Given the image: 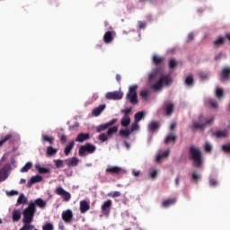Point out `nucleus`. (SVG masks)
Returning a JSON list of instances; mask_svg holds the SVG:
<instances>
[{
  "mask_svg": "<svg viewBox=\"0 0 230 230\" xmlns=\"http://www.w3.org/2000/svg\"><path fill=\"white\" fill-rule=\"evenodd\" d=\"M157 77H159V79L150 86L153 93H161L164 87H171L172 84H173L172 73L164 75V68L161 66H156L153 69L152 73L149 74V80Z\"/></svg>",
  "mask_w": 230,
  "mask_h": 230,
  "instance_id": "1",
  "label": "nucleus"
},
{
  "mask_svg": "<svg viewBox=\"0 0 230 230\" xmlns=\"http://www.w3.org/2000/svg\"><path fill=\"white\" fill-rule=\"evenodd\" d=\"M37 211V208H35V204H33V201L29 203V206L23 210V226L20 230H33L35 229V226L31 225V222H33V217H35V212Z\"/></svg>",
  "mask_w": 230,
  "mask_h": 230,
  "instance_id": "2",
  "label": "nucleus"
},
{
  "mask_svg": "<svg viewBox=\"0 0 230 230\" xmlns=\"http://www.w3.org/2000/svg\"><path fill=\"white\" fill-rule=\"evenodd\" d=\"M192 130H204V128H208V127H211L213 123H215V117H210L207 119L203 115H199L198 119L192 121Z\"/></svg>",
  "mask_w": 230,
  "mask_h": 230,
  "instance_id": "3",
  "label": "nucleus"
},
{
  "mask_svg": "<svg viewBox=\"0 0 230 230\" xmlns=\"http://www.w3.org/2000/svg\"><path fill=\"white\" fill-rule=\"evenodd\" d=\"M190 157L192 159L193 164L196 168H202L204 158L202 157V152L199 147L195 146L190 147Z\"/></svg>",
  "mask_w": 230,
  "mask_h": 230,
  "instance_id": "4",
  "label": "nucleus"
},
{
  "mask_svg": "<svg viewBox=\"0 0 230 230\" xmlns=\"http://www.w3.org/2000/svg\"><path fill=\"white\" fill-rule=\"evenodd\" d=\"M127 98L133 105L137 103V85H132L129 87Z\"/></svg>",
  "mask_w": 230,
  "mask_h": 230,
  "instance_id": "5",
  "label": "nucleus"
},
{
  "mask_svg": "<svg viewBox=\"0 0 230 230\" xmlns=\"http://www.w3.org/2000/svg\"><path fill=\"white\" fill-rule=\"evenodd\" d=\"M87 152L88 154H94L96 152V146L92 144H85L79 148V155H84Z\"/></svg>",
  "mask_w": 230,
  "mask_h": 230,
  "instance_id": "6",
  "label": "nucleus"
},
{
  "mask_svg": "<svg viewBox=\"0 0 230 230\" xmlns=\"http://www.w3.org/2000/svg\"><path fill=\"white\" fill-rule=\"evenodd\" d=\"M106 100H122L123 98V92L121 91H114V92H108L105 94Z\"/></svg>",
  "mask_w": 230,
  "mask_h": 230,
  "instance_id": "7",
  "label": "nucleus"
},
{
  "mask_svg": "<svg viewBox=\"0 0 230 230\" xmlns=\"http://www.w3.org/2000/svg\"><path fill=\"white\" fill-rule=\"evenodd\" d=\"M56 193L62 197L65 202H69V200H71V193L66 191L62 187H58L56 189Z\"/></svg>",
  "mask_w": 230,
  "mask_h": 230,
  "instance_id": "8",
  "label": "nucleus"
},
{
  "mask_svg": "<svg viewBox=\"0 0 230 230\" xmlns=\"http://www.w3.org/2000/svg\"><path fill=\"white\" fill-rule=\"evenodd\" d=\"M61 218L66 224H71L73 222V211L71 209H67L62 212Z\"/></svg>",
  "mask_w": 230,
  "mask_h": 230,
  "instance_id": "9",
  "label": "nucleus"
},
{
  "mask_svg": "<svg viewBox=\"0 0 230 230\" xmlns=\"http://www.w3.org/2000/svg\"><path fill=\"white\" fill-rule=\"evenodd\" d=\"M115 123H118V119H113L109 122L101 124L100 126L97 127V132H103V130H107V128L112 127V125H115Z\"/></svg>",
  "mask_w": 230,
  "mask_h": 230,
  "instance_id": "10",
  "label": "nucleus"
},
{
  "mask_svg": "<svg viewBox=\"0 0 230 230\" xmlns=\"http://www.w3.org/2000/svg\"><path fill=\"white\" fill-rule=\"evenodd\" d=\"M175 109V105L172 102H165L164 104V110L166 116H172L173 114V110Z\"/></svg>",
  "mask_w": 230,
  "mask_h": 230,
  "instance_id": "11",
  "label": "nucleus"
},
{
  "mask_svg": "<svg viewBox=\"0 0 230 230\" xmlns=\"http://www.w3.org/2000/svg\"><path fill=\"white\" fill-rule=\"evenodd\" d=\"M190 175L192 182H194L195 184H198L199 181H202V174L197 170L192 171Z\"/></svg>",
  "mask_w": 230,
  "mask_h": 230,
  "instance_id": "12",
  "label": "nucleus"
},
{
  "mask_svg": "<svg viewBox=\"0 0 230 230\" xmlns=\"http://www.w3.org/2000/svg\"><path fill=\"white\" fill-rule=\"evenodd\" d=\"M123 172L121 167L110 165L106 168V173H111V175H119Z\"/></svg>",
  "mask_w": 230,
  "mask_h": 230,
  "instance_id": "13",
  "label": "nucleus"
},
{
  "mask_svg": "<svg viewBox=\"0 0 230 230\" xmlns=\"http://www.w3.org/2000/svg\"><path fill=\"white\" fill-rule=\"evenodd\" d=\"M111 208H112V200L108 199L104 201L102 206V212L103 215H109V213H111Z\"/></svg>",
  "mask_w": 230,
  "mask_h": 230,
  "instance_id": "14",
  "label": "nucleus"
},
{
  "mask_svg": "<svg viewBox=\"0 0 230 230\" xmlns=\"http://www.w3.org/2000/svg\"><path fill=\"white\" fill-rule=\"evenodd\" d=\"M168 155H170V149L165 151H158L155 158L156 163H161L163 159H165V157H168Z\"/></svg>",
  "mask_w": 230,
  "mask_h": 230,
  "instance_id": "15",
  "label": "nucleus"
},
{
  "mask_svg": "<svg viewBox=\"0 0 230 230\" xmlns=\"http://www.w3.org/2000/svg\"><path fill=\"white\" fill-rule=\"evenodd\" d=\"M157 175H159V169L151 168L148 170L147 179H151V181H155V179H157Z\"/></svg>",
  "mask_w": 230,
  "mask_h": 230,
  "instance_id": "16",
  "label": "nucleus"
},
{
  "mask_svg": "<svg viewBox=\"0 0 230 230\" xmlns=\"http://www.w3.org/2000/svg\"><path fill=\"white\" fill-rule=\"evenodd\" d=\"M91 209V205H89V202L87 200H82L80 201V211L81 213H87Z\"/></svg>",
  "mask_w": 230,
  "mask_h": 230,
  "instance_id": "17",
  "label": "nucleus"
},
{
  "mask_svg": "<svg viewBox=\"0 0 230 230\" xmlns=\"http://www.w3.org/2000/svg\"><path fill=\"white\" fill-rule=\"evenodd\" d=\"M106 107H107V105L101 104L97 108L93 110L92 114L95 117H98V116H100V114H102V111H105Z\"/></svg>",
  "mask_w": 230,
  "mask_h": 230,
  "instance_id": "18",
  "label": "nucleus"
},
{
  "mask_svg": "<svg viewBox=\"0 0 230 230\" xmlns=\"http://www.w3.org/2000/svg\"><path fill=\"white\" fill-rule=\"evenodd\" d=\"M185 85L187 87H193L195 85V78L193 77L192 74H190L184 80Z\"/></svg>",
  "mask_w": 230,
  "mask_h": 230,
  "instance_id": "19",
  "label": "nucleus"
},
{
  "mask_svg": "<svg viewBox=\"0 0 230 230\" xmlns=\"http://www.w3.org/2000/svg\"><path fill=\"white\" fill-rule=\"evenodd\" d=\"M174 204H177V199L172 198L164 200L162 206L163 208H172Z\"/></svg>",
  "mask_w": 230,
  "mask_h": 230,
  "instance_id": "20",
  "label": "nucleus"
},
{
  "mask_svg": "<svg viewBox=\"0 0 230 230\" xmlns=\"http://www.w3.org/2000/svg\"><path fill=\"white\" fill-rule=\"evenodd\" d=\"M112 40H114V36H112V31H106L103 36V41L105 42V44H111Z\"/></svg>",
  "mask_w": 230,
  "mask_h": 230,
  "instance_id": "21",
  "label": "nucleus"
},
{
  "mask_svg": "<svg viewBox=\"0 0 230 230\" xmlns=\"http://www.w3.org/2000/svg\"><path fill=\"white\" fill-rule=\"evenodd\" d=\"M58 152V149L49 146L47 147L46 155L47 157H53V155H57Z\"/></svg>",
  "mask_w": 230,
  "mask_h": 230,
  "instance_id": "22",
  "label": "nucleus"
},
{
  "mask_svg": "<svg viewBox=\"0 0 230 230\" xmlns=\"http://www.w3.org/2000/svg\"><path fill=\"white\" fill-rule=\"evenodd\" d=\"M221 78L222 80H229L230 78V66H226L223 68L221 73Z\"/></svg>",
  "mask_w": 230,
  "mask_h": 230,
  "instance_id": "23",
  "label": "nucleus"
},
{
  "mask_svg": "<svg viewBox=\"0 0 230 230\" xmlns=\"http://www.w3.org/2000/svg\"><path fill=\"white\" fill-rule=\"evenodd\" d=\"M89 133H80L76 138L75 141H77L78 143H84V141H87V139H89Z\"/></svg>",
  "mask_w": 230,
  "mask_h": 230,
  "instance_id": "24",
  "label": "nucleus"
},
{
  "mask_svg": "<svg viewBox=\"0 0 230 230\" xmlns=\"http://www.w3.org/2000/svg\"><path fill=\"white\" fill-rule=\"evenodd\" d=\"M67 166H78V163H80V160L76 157H72L70 159L66 160Z\"/></svg>",
  "mask_w": 230,
  "mask_h": 230,
  "instance_id": "25",
  "label": "nucleus"
},
{
  "mask_svg": "<svg viewBox=\"0 0 230 230\" xmlns=\"http://www.w3.org/2000/svg\"><path fill=\"white\" fill-rule=\"evenodd\" d=\"M32 204H34V208L35 206H38V208H40L41 209L46 208V201L42 200L40 198L35 199Z\"/></svg>",
  "mask_w": 230,
  "mask_h": 230,
  "instance_id": "26",
  "label": "nucleus"
},
{
  "mask_svg": "<svg viewBox=\"0 0 230 230\" xmlns=\"http://www.w3.org/2000/svg\"><path fill=\"white\" fill-rule=\"evenodd\" d=\"M41 181H42V176H40V175L32 176L31 178L30 181L28 182V185L31 186V184L40 182Z\"/></svg>",
  "mask_w": 230,
  "mask_h": 230,
  "instance_id": "27",
  "label": "nucleus"
},
{
  "mask_svg": "<svg viewBox=\"0 0 230 230\" xmlns=\"http://www.w3.org/2000/svg\"><path fill=\"white\" fill-rule=\"evenodd\" d=\"M177 139V137L173 135V133H170L164 139L165 145H168V143H175V140Z\"/></svg>",
  "mask_w": 230,
  "mask_h": 230,
  "instance_id": "28",
  "label": "nucleus"
},
{
  "mask_svg": "<svg viewBox=\"0 0 230 230\" xmlns=\"http://www.w3.org/2000/svg\"><path fill=\"white\" fill-rule=\"evenodd\" d=\"M148 130L149 132H155L159 130V122H151L148 125Z\"/></svg>",
  "mask_w": 230,
  "mask_h": 230,
  "instance_id": "29",
  "label": "nucleus"
},
{
  "mask_svg": "<svg viewBox=\"0 0 230 230\" xmlns=\"http://www.w3.org/2000/svg\"><path fill=\"white\" fill-rule=\"evenodd\" d=\"M12 139H13V135L12 134H7L4 137L2 140H0V146H3L4 143L7 141H10L12 143Z\"/></svg>",
  "mask_w": 230,
  "mask_h": 230,
  "instance_id": "30",
  "label": "nucleus"
},
{
  "mask_svg": "<svg viewBox=\"0 0 230 230\" xmlns=\"http://www.w3.org/2000/svg\"><path fill=\"white\" fill-rule=\"evenodd\" d=\"M73 148H75V141L70 142L65 148V155H69V154H71V150H73Z\"/></svg>",
  "mask_w": 230,
  "mask_h": 230,
  "instance_id": "31",
  "label": "nucleus"
},
{
  "mask_svg": "<svg viewBox=\"0 0 230 230\" xmlns=\"http://www.w3.org/2000/svg\"><path fill=\"white\" fill-rule=\"evenodd\" d=\"M21 204H28V199L24 196V194H20L16 206H21Z\"/></svg>",
  "mask_w": 230,
  "mask_h": 230,
  "instance_id": "32",
  "label": "nucleus"
},
{
  "mask_svg": "<svg viewBox=\"0 0 230 230\" xmlns=\"http://www.w3.org/2000/svg\"><path fill=\"white\" fill-rule=\"evenodd\" d=\"M21 220V211L14 209L13 210V222H19Z\"/></svg>",
  "mask_w": 230,
  "mask_h": 230,
  "instance_id": "33",
  "label": "nucleus"
},
{
  "mask_svg": "<svg viewBox=\"0 0 230 230\" xmlns=\"http://www.w3.org/2000/svg\"><path fill=\"white\" fill-rule=\"evenodd\" d=\"M120 125L122 127H128L130 125V117L129 116H124L120 120Z\"/></svg>",
  "mask_w": 230,
  "mask_h": 230,
  "instance_id": "34",
  "label": "nucleus"
},
{
  "mask_svg": "<svg viewBox=\"0 0 230 230\" xmlns=\"http://www.w3.org/2000/svg\"><path fill=\"white\" fill-rule=\"evenodd\" d=\"M5 179H8V171H6V168L4 167L0 170V181H5Z\"/></svg>",
  "mask_w": 230,
  "mask_h": 230,
  "instance_id": "35",
  "label": "nucleus"
},
{
  "mask_svg": "<svg viewBox=\"0 0 230 230\" xmlns=\"http://www.w3.org/2000/svg\"><path fill=\"white\" fill-rule=\"evenodd\" d=\"M42 141L53 145L55 143V137H49L48 135H42Z\"/></svg>",
  "mask_w": 230,
  "mask_h": 230,
  "instance_id": "36",
  "label": "nucleus"
},
{
  "mask_svg": "<svg viewBox=\"0 0 230 230\" xmlns=\"http://www.w3.org/2000/svg\"><path fill=\"white\" fill-rule=\"evenodd\" d=\"M224 42H226V37H219L218 39L214 40V46H216V48H218L219 46H222Z\"/></svg>",
  "mask_w": 230,
  "mask_h": 230,
  "instance_id": "37",
  "label": "nucleus"
},
{
  "mask_svg": "<svg viewBox=\"0 0 230 230\" xmlns=\"http://www.w3.org/2000/svg\"><path fill=\"white\" fill-rule=\"evenodd\" d=\"M216 137H227V130L223 129V130H217L215 133Z\"/></svg>",
  "mask_w": 230,
  "mask_h": 230,
  "instance_id": "38",
  "label": "nucleus"
},
{
  "mask_svg": "<svg viewBox=\"0 0 230 230\" xmlns=\"http://www.w3.org/2000/svg\"><path fill=\"white\" fill-rule=\"evenodd\" d=\"M207 103H208L212 109H218V102L215 99H208Z\"/></svg>",
  "mask_w": 230,
  "mask_h": 230,
  "instance_id": "39",
  "label": "nucleus"
},
{
  "mask_svg": "<svg viewBox=\"0 0 230 230\" xmlns=\"http://www.w3.org/2000/svg\"><path fill=\"white\" fill-rule=\"evenodd\" d=\"M216 97L217 100H222V98H224V89L217 88L216 89Z\"/></svg>",
  "mask_w": 230,
  "mask_h": 230,
  "instance_id": "40",
  "label": "nucleus"
},
{
  "mask_svg": "<svg viewBox=\"0 0 230 230\" xmlns=\"http://www.w3.org/2000/svg\"><path fill=\"white\" fill-rule=\"evenodd\" d=\"M116 132H118V127L117 126H114V127H111L108 129L107 131V136L109 137H112V135L113 134H116Z\"/></svg>",
  "mask_w": 230,
  "mask_h": 230,
  "instance_id": "41",
  "label": "nucleus"
},
{
  "mask_svg": "<svg viewBox=\"0 0 230 230\" xmlns=\"http://www.w3.org/2000/svg\"><path fill=\"white\" fill-rule=\"evenodd\" d=\"M144 116H145L144 111H139V112L136 113L135 114V122L139 123V121L143 119Z\"/></svg>",
  "mask_w": 230,
  "mask_h": 230,
  "instance_id": "42",
  "label": "nucleus"
},
{
  "mask_svg": "<svg viewBox=\"0 0 230 230\" xmlns=\"http://www.w3.org/2000/svg\"><path fill=\"white\" fill-rule=\"evenodd\" d=\"M33 166V164H31V162H28L22 169L21 172L22 173H26V172H28L29 170H31V167Z\"/></svg>",
  "mask_w": 230,
  "mask_h": 230,
  "instance_id": "43",
  "label": "nucleus"
},
{
  "mask_svg": "<svg viewBox=\"0 0 230 230\" xmlns=\"http://www.w3.org/2000/svg\"><path fill=\"white\" fill-rule=\"evenodd\" d=\"M164 60V58L161 56H157V55L153 56V62L156 65L161 64Z\"/></svg>",
  "mask_w": 230,
  "mask_h": 230,
  "instance_id": "44",
  "label": "nucleus"
},
{
  "mask_svg": "<svg viewBox=\"0 0 230 230\" xmlns=\"http://www.w3.org/2000/svg\"><path fill=\"white\" fill-rule=\"evenodd\" d=\"M119 136H121L122 137H128V136H130L131 131L128 129H120L119 132Z\"/></svg>",
  "mask_w": 230,
  "mask_h": 230,
  "instance_id": "45",
  "label": "nucleus"
},
{
  "mask_svg": "<svg viewBox=\"0 0 230 230\" xmlns=\"http://www.w3.org/2000/svg\"><path fill=\"white\" fill-rule=\"evenodd\" d=\"M208 183L210 188H217L218 185V180L210 177Z\"/></svg>",
  "mask_w": 230,
  "mask_h": 230,
  "instance_id": "46",
  "label": "nucleus"
},
{
  "mask_svg": "<svg viewBox=\"0 0 230 230\" xmlns=\"http://www.w3.org/2000/svg\"><path fill=\"white\" fill-rule=\"evenodd\" d=\"M36 170H38L39 173H49V169L40 165H36Z\"/></svg>",
  "mask_w": 230,
  "mask_h": 230,
  "instance_id": "47",
  "label": "nucleus"
},
{
  "mask_svg": "<svg viewBox=\"0 0 230 230\" xmlns=\"http://www.w3.org/2000/svg\"><path fill=\"white\" fill-rule=\"evenodd\" d=\"M99 140L102 141V143H105V141H109V135L102 133L101 135H99Z\"/></svg>",
  "mask_w": 230,
  "mask_h": 230,
  "instance_id": "48",
  "label": "nucleus"
},
{
  "mask_svg": "<svg viewBox=\"0 0 230 230\" xmlns=\"http://www.w3.org/2000/svg\"><path fill=\"white\" fill-rule=\"evenodd\" d=\"M42 230H55V226H53V224H51V223H46L42 226Z\"/></svg>",
  "mask_w": 230,
  "mask_h": 230,
  "instance_id": "49",
  "label": "nucleus"
},
{
  "mask_svg": "<svg viewBox=\"0 0 230 230\" xmlns=\"http://www.w3.org/2000/svg\"><path fill=\"white\" fill-rule=\"evenodd\" d=\"M169 66H170V69H175V67H177V60H175V58L170 59Z\"/></svg>",
  "mask_w": 230,
  "mask_h": 230,
  "instance_id": "50",
  "label": "nucleus"
},
{
  "mask_svg": "<svg viewBox=\"0 0 230 230\" xmlns=\"http://www.w3.org/2000/svg\"><path fill=\"white\" fill-rule=\"evenodd\" d=\"M58 137L63 145H66V143H67V137L65 134H58Z\"/></svg>",
  "mask_w": 230,
  "mask_h": 230,
  "instance_id": "51",
  "label": "nucleus"
},
{
  "mask_svg": "<svg viewBox=\"0 0 230 230\" xmlns=\"http://www.w3.org/2000/svg\"><path fill=\"white\" fill-rule=\"evenodd\" d=\"M57 168H64V161L58 159L54 161Z\"/></svg>",
  "mask_w": 230,
  "mask_h": 230,
  "instance_id": "52",
  "label": "nucleus"
},
{
  "mask_svg": "<svg viewBox=\"0 0 230 230\" xmlns=\"http://www.w3.org/2000/svg\"><path fill=\"white\" fill-rule=\"evenodd\" d=\"M139 122H134L132 125H131V129L129 130V132H136V130H138L139 129V125L137 124Z\"/></svg>",
  "mask_w": 230,
  "mask_h": 230,
  "instance_id": "53",
  "label": "nucleus"
},
{
  "mask_svg": "<svg viewBox=\"0 0 230 230\" xmlns=\"http://www.w3.org/2000/svg\"><path fill=\"white\" fill-rule=\"evenodd\" d=\"M108 197H112V199H116L118 197H121L120 191H114L112 193L108 194Z\"/></svg>",
  "mask_w": 230,
  "mask_h": 230,
  "instance_id": "54",
  "label": "nucleus"
},
{
  "mask_svg": "<svg viewBox=\"0 0 230 230\" xmlns=\"http://www.w3.org/2000/svg\"><path fill=\"white\" fill-rule=\"evenodd\" d=\"M222 150H223V152L229 154L230 153V144L223 145Z\"/></svg>",
  "mask_w": 230,
  "mask_h": 230,
  "instance_id": "55",
  "label": "nucleus"
},
{
  "mask_svg": "<svg viewBox=\"0 0 230 230\" xmlns=\"http://www.w3.org/2000/svg\"><path fill=\"white\" fill-rule=\"evenodd\" d=\"M213 150V146L208 142L205 143V152H211Z\"/></svg>",
  "mask_w": 230,
  "mask_h": 230,
  "instance_id": "56",
  "label": "nucleus"
},
{
  "mask_svg": "<svg viewBox=\"0 0 230 230\" xmlns=\"http://www.w3.org/2000/svg\"><path fill=\"white\" fill-rule=\"evenodd\" d=\"M132 112V108H128L125 110H121V113L124 114V116H128Z\"/></svg>",
  "mask_w": 230,
  "mask_h": 230,
  "instance_id": "57",
  "label": "nucleus"
},
{
  "mask_svg": "<svg viewBox=\"0 0 230 230\" xmlns=\"http://www.w3.org/2000/svg\"><path fill=\"white\" fill-rule=\"evenodd\" d=\"M180 182H181V176H177L175 178V186L179 187Z\"/></svg>",
  "mask_w": 230,
  "mask_h": 230,
  "instance_id": "58",
  "label": "nucleus"
},
{
  "mask_svg": "<svg viewBox=\"0 0 230 230\" xmlns=\"http://www.w3.org/2000/svg\"><path fill=\"white\" fill-rule=\"evenodd\" d=\"M195 35L193 34V32H190L188 35V40H193Z\"/></svg>",
  "mask_w": 230,
  "mask_h": 230,
  "instance_id": "59",
  "label": "nucleus"
},
{
  "mask_svg": "<svg viewBox=\"0 0 230 230\" xmlns=\"http://www.w3.org/2000/svg\"><path fill=\"white\" fill-rule=\"evenodd\" d=\"M8 195H11V196L19 195V192L17 190H11L8 192Z\"/></svg>",
  "mask_w": 230,
  "mask_h": 230,
  "instance_id": "60",
  "label": "nucleus"
},
{
  "mask_svg": "<svg viewBox=\"0 0 230 230\" xmlns=\"http://www.w3.org/2000/svg\"><path fill=\"white\" fill-rule=\"evenodd\" d=\"M116 80H117L118 84H121V75L119 74L116 75Z\"/></svg>",
  "mask_w": 230,
  "mask_h": 230,
  "instance_id": "61",
  "label": "nucleus"
},
{
  "mask_svg": "<svg viewBox=\"0 0 230 230\" xmlns=\"http://www.w3.org/2000/svg\"><path fill=\"white\" fill-rule=\"evenodd\" d=\"M138 28H139V30H143V28H145V22H138Z\"/></svg>",
  "mask_w": 230,
  "mask_h": 230,
  "instance_id": "62",
  "label": "nucleus"
},
{
  "mask_svg": "<svg viewBox=\"0 0 230 230\" xmlns=\"http://www.w3.org/2000/svg\"><path fill=\"white\" fill-rule=\"evenodd\" d=\"M220 57H222V53L217 54V55L215 57V60H220Z\"/></svg>",
  "mask_w": 230,
  "mask_h": 230,
  "instance_id": "63",
  "label": "nucleus"
},
{
  "mask_svg": "<svg viewBox=\"0 0 230 230\" xmlns=\"http://www.w3.org/2000/svg\"><path fill=\"white\" fill-rule=\"evenodd\" d=\"M175 127H177V124L172 123L171 127H170L171 130H173L175 128Z\"/></svg>",
  "mask_w": 230,
  "mask_h": 230,
  "instance_id": "64",
  "label": "nucleus"
}]
</instances>
